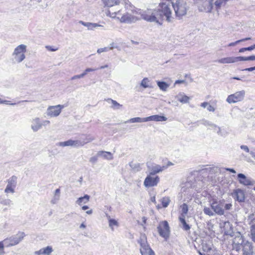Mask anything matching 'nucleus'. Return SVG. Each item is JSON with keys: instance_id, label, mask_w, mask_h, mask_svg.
<instances>
[{"instance_id": "1", "label": "nucleus", "mask_w": 255, "mask_h": 255, "mask_svg": "<svg viewBox=\"0 0 255 255\" xmlns=\"http://www.w3.org/2000/svg\"><path fill=\"white\" fill-rule=\"evenodd\" d=\"M169 6V4L162 2L159 3L157 8H147L145 10H141L135 8L128 1L125 2V7L126 10L134 14L140 15L141 18L146 21L161 24L165 19L168 22L171 21L173 19Z\"/></svg>"}, {"instance_id": "2", "label": "nucleus", "mask_w": 255, "mask_h": 255, "mask_svg": "<svg viewBox=\"0 0 255 255\" xmlns=\"http://www.w3.org/2000/svg\"><path fill=\"white\" fill-rule=\"evenodd\" d=\"M106 14L112 18L118 19L121 23H131L137 21V18L134 13H130L128 11H125L122 9L114 11L113 8H109L106 10Z\"/></svg>"}, {"instance_id": "3", "label": "nucleus", "mask_w": 255, "mask_h": 255, "mask_svg": "<svg viewBox=\"0 0 255 255\" xmlns=\"http://www.w3.org/2000/svg\"><path fill=\"white\" fill-rule=\"evenodd\" d=\"M27 46L21 44L16 46L12 53V60L14 63H20L26 58Z\"/></svg>"}, {"instance_id": "4", "label": "nucleus", "mask_w": 255, "mask_h": 255, "mask_svg": "<svg viewBox=\"0 0 255 255\" xmlns=\"http://www.w3.org/2000/svg\"><path fill=\"white\" fill-rule=\"evenodd\" d=\"M25 237V234L23 232H18L16 234L6 238L3 241L6 247H10L16 246L20 243Z\"/></svg>"}, {"instance_id": "5", "label": "nucleus", "mask_w": 255, "mask_h": 255, "mask_svg": "<svg viewBox=\"0 0 255 255\" xmlns=\"http://www.w3.org/2000/svg\"><path fill=\"white\" fill-rule=\"evenodd\" d=\"M176 16L179 18H181L187 13V7L186 2L183 0H177L175 3H172Z\"/></svg>"}, {"instance_id": "6", "label": "nucleus", "mask_w": 255, "mask_h": 255, "mask_svg": "<svg viewBox=\"0 0 255 255\" xmlns=\"http://www.w3.org/2000/svg\"><path fill=\"white\" fill-rule=\"evenodd\" d=\"M140 244V252L141 255H155L154 252L150 248L146 241L145 235H141L138 241Z\"/></svg>"}, {"instance_id": "7", "label": "nucleus", "mask_w": 255, "mask_h": 255, "mask_svg": "<svg viewBox=\"0 0 255 255\" xmlns=\"http://www.w3.org/2000/svg\"><path fill=\"white\" fill-rule=\"evenodd\" d=\"M245 95L246 91L245 90H242L237 91L229 95L226 99V102L230 104L242 102L244 100Z\"/></svg>"}, {"instance_id": "8", "label": "nucleus", "mask_w": 255, "mask_h": 255, "mask_svg": "<svg viewBox=\"0 0 255 255\" xmlns=\"http://www.w3.org/2000/svg\"><path fill=\"white\" fill-rule=\"evenodd\" d=\"M213 0H197L196 4L200 11L210 12L213 8Z\"/></svg>"}, {"instance_id": "9", "label": "nucleus", "mask_w": 255, "mask_h": 255, "mask_svg": "<svg viewBox=\"0 0 255 255\" xmlns=\"http://www.w3.org/2000/svg\"><path fill=\"white\" fill-rule=\"evenodd\" d=\"M64 107L65 106L62 105L50 106L47 109L46 115L50 117H57L60 114Z\"/></svg>"}, {"instance_id": "10", "label": "nucleus", "mask_w": 255, "mask_h": 255, "mask_svg": "<svg viewBox=\"0 0 255 255\" xmlns=\"http://www.w3.org/2000/svg\"><path fill=\"white\" fill-rule=\"evenodd\" d=\"M160 178L157 175L149 174L145 178L143 184L146 188L156 186L159 182Z\"/></svg>"}, {"instance_id": "11", "label": "nucleus", "mask_w": 255, "mask_h": 255, "mask_svg": "<svg viewBox=\"0 0 255 255\" xmlns=\"http://www.w3.org/2000/svg\"><path fill=\"white\" fill-rule=\"evenodd\" d=\"M158 232L160 236L167 239L169 236L170 230L168 223L167 221H164L160 223L157 227Z\"/></svg>"}, {"instance_id": "12", "label": "nucleus", "mask_w": 255, "mask_h": 255, "mask_svg": "<svg viewBox=\"0 0 255 255\" xmlns=\"http://www.w3.org/2000/svg\"><path fill=\"white\" fill-rule=\"evenodd\" d=\"M210 206L213 210L214 214L215 213L219 215H223L224 214L223 201H218L216 200H214L212 202L210 203Z\"/></svg>"}, {"instance_id": "13", "label": "nucleus", "mask_w": 255, "mask_h": 255, "mask_svg": "<svg viewBox=\"0 0 255 255\" xmlns=\"http://www.w3.org/2000/svg\"><path fill=\"white\" fill-rule=\"evenodd\" d=\"M17 178L16 176H12L7 180V185L4 189V193L6 194L15 192V188L17 185Z\"/></svg>"}, {"instance_id": "14", "label": "nucleus", "mask_w": 255, "mask_h": 255, "mask_svg": "<svg viewBox=\"0 0 255 255\" xmlns=\"http://www.w3.org/2000/svg\"><path fill=\"white\" fill-rule=\"evenodd\" d=\"M78 139L81 147L94 140L95 137L90 134H82L79 136Z\"/></svg>"}, {"instance_id": "15", "label": "nucleus", "mask_w": 255, "mask_h": 255, "mask_svg": "<svg viewBox=\"0 0 255 255\" xmlns=\"http://www.w3.org/2000/svg\"><path fill=\"white\" fill-rule=\"evenodd\" d=\"M231 195L235 200L239 202H243L245 201V193L244 191L241 189H237L234 190Z\"/></svg>"}, {"instance_id": "16", "label": "nucleus", "mask_w": 255, "mask_h": 255, "mask_svg": "<svg viewBox=\"0 0 255 255\" xmlns=\"http://www.w3.org/2000/svg\"><path fill=\"white\" fill-rule=\"evenodd\" d=\"M244 255H253V247L252 244L248 241H243L241 244Z\"/></svg>"}, {"instance_id": "17", "label": "nucleus", "mask_w": 255, "mask_h": 255, "mask_svg": "<svg viewBox=\"0 0 255 255\" xmlns=\"http://www.w3.org/2000/svg\"><path fill=\"white\" fill-rule=\"evenodd\" d=\"M238 178L239 182L244 185H253L255 184V181L253 180H252L251 178L247 177L244 174H238Z\"/></svg>"}, {"instance_id": "18", "label": "nucleus", "mask_w": 255, "mask_h": 255, "mask_svg": "<svg viewBox=\"0 0 255 255\" xmlns=\"http://www.w3.org/2000/svg\"><path fill=\"white\" fill-rule=\"evenodd\" d=\"M53 252L52 246H48L45 247L41 248L40 250L35 251L34 254L35 255H51Z\"/></svg>"}, {"instance_id": "19", "label": "nucleus", "mask_w": 255, "mask_h": 255, "mask_svg": "<svg viewBox=\"0 0 255 255\" xmlns=\"http://www.w3.org/2000/svg\"><path fill=\"white\" fill-rule=\"evenodd\" d=\"M148 168L150 171L149 174L156 175V173H159L167 168V166H161L158 164H154L152 166L148 165Z\"/></svg>"}, {"instance_id": "20", "label": "nucleus", "mask_w": 255, "mask_h": 255, "mask_svg": "<svg viewBox=\"0 0 255 255\" xmlns=\"http://www.w3.org/2000/svg\"><path fill=\"white\" fill-rule=\"evenodd\" d=\"M42 127V124L39 118H35L31 120V128L33 131L36 132Z\"/></svg>"}, {"instance_id": "21", "label": "nucleus", "mask_w": 255, "mask_h": 255, "mask_svg": "<svg viewBox=\"0 0 255 255\" xmlns=\"http://www.w3.org/2000/svg\"><path fill=\"white\" fill-rule=\"evenodd\" d=\"M202 123L203 125L205 126L210 127V128H211L215 131H217V133L219 135H222L221 128L218 127L216 125L207 120H203Z\"/></svg>"}, {"instance_id": "22", "label": "nucleus", "mask_w": 255, "mask_h": 255, "mask_svg": "<svg viewBox=\"0 0 255 255\" xmlns=\"http://www.w3.org/2000/svg\"><path fill=\"white\" fill-rule=\"evenodd\" d=\"M175 98L182 104L188 103L190 100V98L186 96L183 92H179L175 96Z\"/></svg>"}, {"instance_id": "23", "label": "nucleus", "mask_w": 255, "mask_h": 255, "mask_svg": "<svg viewBox=\"0 0 255 255\" xmlns=\"http://www.w3.org/2000/svg\"><path fill=\"white\" fill-rule=\"evenodd\" d=\"M220 64H231L236 63V57H228L221 58L217 61Z\"/></svg>"}, {"instance_id": "24", "label": "nucleus", "mask_w": 255, "mask_h": 255, "mask_svg": "<svg viewBox=\"0 0 255 255\" xmlns=\"http://www.w3.org/2000/svg\"><path fill=\"white\" fill-rule=\"evenodd\" d=\"M97 155L108 160L113 159V154L109 151H99L97 153Z\"/></svg>"}, {"instance_id": "25", "label": "nucleus", "mask_w": 255, "mask_h": 255, "mask_svg": "<svg viewBox=\"0 0 255 255\" xmlns=\"http://www.w3.org/2000/svg\"><path fill=\"white\" fill-rule=\"evenodd\" d=\"M166 120L167 118L165 117L162 116H159L157 115H155L146 117V122L150 121L162 122L166 121Z\"/></svg>"}, {"instance_id": "26", "label": "nucleus", "mask_w": 255, "mask_h": 255, "mask_svg": "<svg viewBox=\"0 0 255 255\" xmlns=\"http://www.w3.org/2000/svg\"><path fill=\"white\" fill-rule=\"evenodd\" d=\"M79 23L84 25V26L87 27L88 29L90 30H94L97 27L102 26V25L96 23L86 22L82 20L79 21Z\"/></svg>"}, {"instance_id": "27", "label": "nucleus", "mask_w": 255, "mask_h": 255, "mask_svg": "<svg viewBox=\"0 0 255 255\" xmlns=\"http://www.w3.org/2000/svg\"><path fill=\"white\" fill-rule=\"evenodd\" d=\"M140 85L143 88H153L152 83L148 78H144L141 81Z\"/></svg>"}, {"instance_id": "28", "label": "nucleus", "mask_w": 255, "mask_h": 255, "mask_svg": "<svg viewBox=\"0 0 255 255\" xmlns=\"http://www.w3.org/2000/svg\"><path fill=\"white\" fill-rule=\"evenodd\" d=\"M106 217L109 222V227L112 231H114V227H119V226L118 222L114 219H112L110 216L108 214H106Z\"/></svg>"}, {"instance_id": "29", "label": "nucleus", "mask_w": 255, "mask_h": 255, "mask_svg": "<svg viewBox=\"0 0 255 255\" xmlns=\"http://www.w3.org/2000/svg\"><path fill=\"white\" fill-rule=\"evenodd\" d=\"M107 101L109 103L111 104V108L114 110H119L122 107V105H121L118 103L116 101L112 99H108Z\"/></svg>"}, {"instance_id": "30", "label": "nucleus", "mask_w": 255, "mask_h": 255, "mask_svg": "<svg viewBox=\"0 0 255 255\" xmlns=\"http://www.w3.org/2000/svg\"><path fill=\"white\" fill-rule=\"evenodd\" d=\"M90 200V196L88 195H85L83 197L79 198L76 201V204L79 206L87 203Z\"/></svg>"}, {"instance_id": "31", "label": "nucleus", "mask_w": 255, "mask_h": 255, "mask_svg": "<svg viewBox=\"0 0 255 255\" xmlns=\"http://www.w3.org/2000/svg\"><path fill=\"white\" fill-rule=\"evenodd\" d=\"M157 85L159 89L163 92H166L170 86V84L163 81H156Z\"/></svg>"}, {"instance_id": "32", "label": "nucleus", "mask_w": 255, "mask_h": 255, "mask_svg": "<svg viewBox=\"0 0 255 255\" xmlns=\"http://www.w3.org/2000/svg\"><path fill=\"white\" fill-rule=\"evenodd\" d=\"M102 1L106 6L109 7L118 5L120 3L119 0H102Z\"/></svg>"}, {"instance_id": "33", "label": "nucleus", "mask_w": 255, "mask_h": 255, "mask_svg": "<svg viewBox=\"0 0 255 255\" xmlns=\"http://www.w3.org/2000/svg\"><path fill=\"white\" fill-rule=\"evenodd\" d=\"M143 122H146V118H140V117H136V118H131L128 121H126L125 123H143Z\"/></svg>"}, {"instance_id": "34", "label": "nucleus", "mask_w": 255, "mask_h": 255, "mask_svg": "<svg viewBox=\"0 0 255 255\" xmlns=\"http://www.w3.org/2000/svg\"><path fill=\"white\" fill-rule=\"evenodd\" d=\"M181 209V215L179 217H185L188 211V207L186 203H183L180 206Z\"/></svg>"}, {"instance_id": "35", "label": "nucleus", "mask_w": 255, "mask_h": 255, "mask_svg": "<svg viewBox=\"0 0 255 255\" xmlns=\"http://www.w3.org/2000/svg\"><path fill=\"white\" fill-rule=\"evenodd\" d=\"M161 202L162 204V207L166 208L169 205L170 202V197L168 196L163 197L161 199Z\"/></svg>"}, {"instance_id": "36", "label": "nucleus", "mask_w": 255, "mask_h": 255, "mask_svg": "<svg viewBox=\"0 0 255 255\" xmlns=\"http://www.w3.org/2000/svg\"><path fill=\"white\" fill-rule=\"evenodd\" d=\"M0 204L3 206H7L8 207L13 205L12 201L9 199H0Z\"/></svg>"}, {"instance_id": "37", "label": "nucleus", "mask_w": 255, "mask_h": 255, "mask_svg": "<svg viewBox=\"0 0 255 255\" xmlns=\"http://www.w3.org/2000/svg\"><path fill=\"white\" fill-rule=\"evenodd\" d=\"M185 217H179V219L182 225L183 229L185 231H188L190 230V227L188 224H187L185 220Z\"/></svg>"}, {"instance_id": "38", "label": "nucleus", "mask_w": 255, "mask_h": 255, "mask_svg": "<svg viewBox=\"0 0 255 255\" xmlns=\"http://www.w3.org/2000/svg\"><path fill=\"white\" fill-rule=\"evenodd\" d=\"M57 145L59 146H73L72 139H69L67 141L60 142L58 143Z\"/></svg>"}, {"instance_id": "39", "label": "nucleus", "mask_w": 255, "mask_h": 255, "mask_svg": "<svg viewBox=\"0 0 255 255\" xmlns=\"http://www.w3.org/2000/svg\"><path fill=\"white\" fill-rule=\"evenodd\" d=\"M203 212L205 214L209 216H213L215 215L213 210L212 208L210 209L209 207H205L203 209Z\"/></svg>"}, {"instance_id": "40", "label": "nucleus", "mask_w": 255, "mask_h": 255, "mask_svg": "<svg viewBox=\"0 0 255 255\" xmlns=\"http://www.w3.org/2000/svg\"><path fill=\"white\" fill-rule=\"evenodd\" d=\"M250 39H251V37H247V38H243V39H242L241 40H237V41H236L235 42L230 43L228 45V46H234L236 45L237 44L241 42L249 40H250Z\"/></svg>"}, {"instance_id": "41", "label": "nucleus", "mask_w": 255, "mask_h": 255, "mask_svg": "<svg viewBox=\"0 0 255 255\" xmlns=\"http://www.w3.org/2000/svg\"><path fill=\"white\" fill-rule=\"evenodd\" d=\"M251 232L252 239L253 241L255 242V224L251 226Z\"/></svg>"}, {"instance_id": "42", "label": "nucleus", "mask_w": 255, "mask_h": 255, "mask_svg": "<svg viewBox=\"0 0 255 255\" xmlns=\"http://www.w3.org/2000/svg\"><path fill=\"white\" fill-rule=\"evenodd\" d=\"M225 2L222 1V0H217L215 3V6L217 11H218L219 8L221 6L223 3Z\"/></svg>"}, {"instance_id": "43", "label": "nucleus", "mask_w": 255, "mask_h": 255, "mask_svg": "<svg viewBox=\"0 0 255 255\" xmlns=\"http://www.w3.org/2000/svg\"><path fill=\"white\" fill-rule=\"evenodd\" d=\"M4 243L3 241L0 242V255H3L4 254Z\"/></svg>"}, {"instance_id": "44", "label": "nucleus", "mask_w": 255, "mask_h": 255, "mask_svg": "<svg viewBox=\"0 0 255 255\" xmlns=\"http://www.w3.org/2000/svg\"><path fill=\"white\" fill-rule=\"evenodd\" d=\"M60 196H58L54 195L53 198L52 199V200L50 201L51 203L52 204H57L60 199Z\"/></svg>"}, {"instance_id": "45", "label": "nucleus", "mask_w": 255, "mask_h": 255, "mask_svg": "<svg viewBox=\"0 0 255 255\" xmlns=\"http://www.w3.org/2000/svg\"><path fill=\"white\" fill-rule=\"evenodd\" d=\"M250 60L249 59V56L248 57H243V56H238L236 57V61L237 62L241 61H248Z\"/></svg>"}, {"instance_id": "46", "label": "nucleus", "mask_w": 255, "mask_h": 255, "mask_svg": "<svg viewBox=\"0 0 255 255\" xmlns=\"http://www.w3.org/2000/svg\"><path fill=\"white\" fill-rule=\"evenodd\" d=\"M108 51H109V48L108 47L100 48L97 50V53L100 54L102 52H108Z\"/></svg>"}, {"instance_id": "47", "label": "nucleus", "mask_w": 255, "mask_h": 255, "mask_svg": "<svg viewBox=\"0 0 255 255\" xmlns=\"http://www.w3.org/2000/svg\"><path fill=\"white\" fill-rule=\"evenodd\" d=\"M72 142H73V147H81V146L80 145V143H79L78 138L74 139V140L72 139Z\"/></svg>"}, {"instance_id": "48", "label": "nucleus", "mask_w": 255, "mask_h": 255, "mask_svg": "<svg viewBox=\"0 0 255 255\" xmlns=\"http://www.w3.org/2000/svg\"><path fill=\"white\" fill-rule=\"evenodd\" d=\"M98 157H99V156H98L97 155L96 156L91 157L89 159L90 162L92 163H94V164L96 163L98 161Z\"/></svg>"}, {"instance_id": "49", "label": "nucleus", "mask_w": 255, "mask_h": 255, "mask_svg": "<svg viewBox=\"0 0 255 255\" xmlns=\"http://www.w3.org/2000/svg\"><path fill=\"white\" fill-rule=\"evenodd\" d=\"M241 148L244 150H245L246 152L249 153L251 151H250V149L249 148V147L247 146V145H242L241 146H240Z\"/></svg>"}, {"instance_id": "50", "label": "nucleus", "mask_w": 255, "mask_h": 255, "mask_svg": "<svg viewBox=\"0 0 255 255\" xmlns=\"http://www.w3.org/2000/svg\"><path fill=\"white\" fill-rule=\"evenodd\" d=\"M224 207L225 210H230L232 209V204L231 203L226 204L225 205H224Z\"/></svg>"}, {"instance_id": "51", "label": "nucleus", "mask_w": 255, "mask_h": 255, "mask_svg": "<svg viewBox=\"0 0 255 255\" xmlns=\"http://www.w3.org/2000/svg\"><path fill=\"white\" fill-rule=\"evenodd\" d=\"M108 47L109 48V50H111L114 48H117L118 46L116 45V44L115 43L112 42V43H111L110 44V46Z\"/></svg>"}, {"instance_id": "52", "label": "nucleus", "mask_w": 255, "mask_h": 255, "mask_svg": "<svg viewBox=\"0 0 255 255\" xmlns=\"http://www.w3.org/2000/svg\"><path fill=\"white\" fill-rule=\"evenodd\" d=\"M207 109V110L209 112H214L215 111V108L213 106L211 105L210 104L208 106Z\"/></svg>"}, {"instance_id": "53", "label": "nucleus", "mask_w": 255, "mask_h": 255, "mask_svg": "<svg viewBox=\"0 0 255 255\" xmlns=\"http://www.w3.org/2000/svg\"><path fill=\"white\" fill-rule=\"evenodd\" d=\"M46 48L50 51H55L57 50L58 48L51 47L50 46H46Z\"/></svg>"}, {"instance_id": "54", "label": "nucleus", "mask_w": 255, "mask_h": 255, "mask_svg": "<svg viewBox=\"0 0 255 255\" xmlns=\"http://www.w3.org/2000/svg\"><path fill=\"white\" fill-rule=\"evenodd\" d=\"M2 104H4L6 105H16V103H10V101H7V100H2Z\"/></svg>"}, {"instance_id": "55", "label": "nucleus", "mask_w": 255, "mask_h": 255, "mask_svg": "<svg viewBox=\"0 0 255 255\" xmlns=\"http://www.w3.org/2000/svg\"><path fill=\"white\" fill-rule=\"evenodd\" d=\"M209 105V103L207 102H205L201 104V106L203 108H207L208 106Z\"/></svg>"}, {"instance_id": "56", "label": "nucleus", "mask_w": 255, "mask_h": 255, "mask_svg": "<svg viewBox=\"0 0 255 255\" xmlns=\"http://www.w3.org/2000/svg\"><path fill=\"white\" fill-rule=\"evenodd\" d=\"M82 76L81 75V74H79V75H74L73 76L72 78H71V80H75V79H80V78H82Z\"/></svg>"}, {"instance_id": "57", "label": "nucleus", "mask_w": 255, "mask_h": 255, "mask_svg": "<svg viewBox=\"0 0 255 255\" xmlns=\"http://www.w3.org/2000/svg\"><path fill=\"white\" fill-rule=\"evenodd\" d=\"M54 195L60 196V190L59 188H58L55 190Z\"/></svg>"}, {"instance_id": "58", "label": "nucleus", "mask_w": 255, "mask_h": 255, "mask_svg": "<svg viewBox=\"0 0 255 255\" xmlns=\"http://www.w3.org/2000/svg\"><path fill=\"white\" fill-rule=\"evenodd\" d=\"M244 70L247 71H250V72L253 71L254 70H255V66L253 67L246 68Z\"/></svg>"}, {"instance_id": "59", "label": "nucleus", "mask_w": 255, "mask_h": 255, "mask_svg": "<svg viewBox=\"0 0 255 255\" xmlns=\"http://www.w3.org/2000/svg\"><path fill=\"white\" fill-rule=\"evenodd\" d=\"M42 126H45L50 124V121L48 120H45L42 123Z\"/></svg>"}, {"instance_id": "60", "label": "nucleus", "mask_w": 255, "mask_h": 255, "mask_svg": "<svg viewBox=\"0 0 255 255\" xmlns=\"http://www.w3.org/2000/svg\"><path fill=\"white\" fill-rule=\"evenodd\" d=\"M184 82H185L184 80H178L175 81L174 84L176 85V84H182V83H184Z\"/></svg>"}, {"instance_id": "61", "label": "nucleus", "mask_w": 255, "mask_h": 255, "mask_svg": "<svg viewBox=\"0 0 255 255\" xmlns=\"http://www.w3.org/2000/svg\"><path fill=\"white\" fill-rule=\"evenodd\" d=\"M97 69H93V68H88L86 69V72H87V73L90 72H93V71L96 70Z\"/></svg>"}, {"instance_id": "62", "label": "nucleus", "mask_w": 255, "mask_h": 255, "mask_svg": "<svg viewBox=\"0 0 255 255\" xmlns=\"http://www.w3.org/2000/svg\"><path fill=\"white\" fill-rule=\"evenodd\" d=\"M255 49V47H254V45H252L250 47H246L247 51H251Z\"/></svg>"}, {"instance_id": "63", "label": "nucleus", "mask_w": 255, "mask_h": 255, "mask_svg": "<svg viewBox=\"0 0 255 255\" xmlns=\"http://www.w3.org/2000/svg\"><path fill=\"white\" fill-rule=\"evenodd\" d=\"M226 170L227 171H229L234 173H236V171L234 169H232V168H226Z\"/></svg>"}, {"instance_id": "64", "label": "nucleus", "mask_w": 255, "mask_h": 255, "mask_svg": "<svg viewBox=\"0 0 255 255\" xmlns=\"http://www.w3.org/2000/svg\"><path fill=\"white\" fill-rule=\"evenodd\" d=\"M250 154L255 159V152L253 151H251Z\"/></svg>"}]
</instances>
